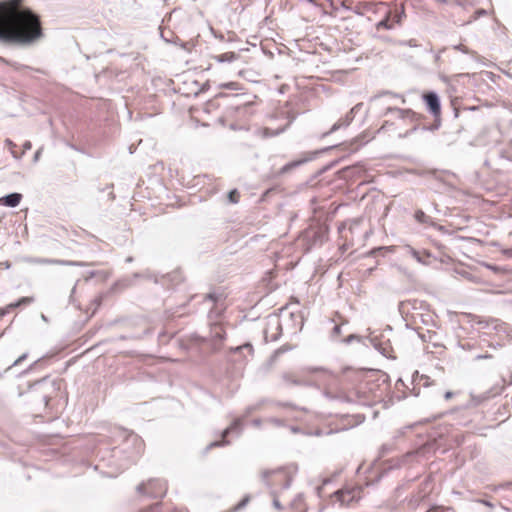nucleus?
Returning <instances> with one entry per match:
<instances>
[{
    "label": "nucleus",
    "mask_w": 512,
    "mask_h": 512,
    "mask_svg": "<svg viewBox=\"0 0 512 512\" xmlns=\"http://www.w3.org/2000/svg\"><path fill=\"white\" fill-rule=\"evenodd\" d=\"M221 88L229 90H240V85L237 82H227L220 85Z\"/></svg>",
    "instance_id": "obj_18"
},
{
    "label": "nucleus",
    "mask_w": 512,
    "mask_h": 512,
    "mask_svg": "<svg viewBox=\"0 0 512 512\" xmlns=\"http://www.w3.org/2000/svg\"><path fill=\"white\" fill-rule=\"evenodd\" d=\"M334 146H331V147H328V148H324V149H321V150H317V151H313V152H306L303 154L302 157H300L299 159H296V160H293L287 164H285L279 171V174H286V173H289L291 172L292 170L300 167L301 165L309 162V161H312L314 160L319 154L325 152V151H328L330 149H332Z\"/></svg>",
    "instance_id": "obj_4"
},
{
    "label": "nucleus",
    "mask_w": 512,
    "mask_h": 512,
    "mask_svg": "<svg viewBox=\"0 0 512 512\" xmlns=\"http://www.w3.org/2000/svg\"><path fill=\"white\" fill-rule=\"evenodd\" d=\"M228 192L235 193V192H238V190L236 188H233V189L229 190Z\"/></svg>",
    "instance_id": "obj_39"
},
{
    "label": "nucleus",
    "mask_w": 512,
    "mask_h": 512,
    "mask_svg": "<svg viewBox=\"0 0 512 512\" xmlns=\"http://www.w3.org/2000/svg\"><path fill=\"white\" fill-rule=\"evenodd\" d=\"M214 337L218 338L220 340L224 339V337H225V330L223 329L222 326H220V325H216L215 326V328H214Z\"/></svg>",
    "instance_id": "obj_17"
},
{
    "label": "nucleus",
    "mask_w": 512,
    "mask_h": 512,
    "mask_svg": "<svg viewBox=\"0 0 512 512\" xmlns=\"http://www.w3.org/2000/svg\"><path fill=\"white\" fill-rule=\"evenodd\" d=\"M62 380H47L34 384L35 390L39 392L45 402V406L51 410H57L67 401V393L63 388Z\"/></svg>",
    "instance_id": "obj_2"
},
{
    "label": "nucleus",
    "mask_w": 512,
    "mask_h": 512,
    "mask_svg": "<svg viewBox=\"0 0 512 512\" xmlns=\"http://www.w3.org/2000/svg\"><path fill=\"white\" fill-rule=\"evenodd\" d=\"M453 48L457 51L464 53V54H474L473 51H471L467 46H465L463 44L455 45V46H453Z\"/></svg>",
    "instance_id": "obj_19"
},
{
    "label": "nucleus",
    "mask_w": 512,
    "mask_h": 512,
    "mask_svg": "<svg viewBox=\"0 0 512 512\" xmlns=\"http://www.w3.org/2000/svg\"><path fill=\"white\" fill-rule=\"evenodd\" d=\"M362 144H358V140H354L348 145V151L349 153H353L359 150L360 146Z\"/></svg>",
    "instance_id": "obj_22"
},
{
    "label": "nucleus",
    "mask_w": 512,
    "mask_h": 512,
    "mask_svg": "<svg viewBox=\"0 0 512 512\" xmlns=\"http://www.w3.org/2000/svg\"><path fill=\"white\" fill-rule=\"evenodd\" d=\"M440 125H441L440 118L437 117V118H435L434 124L429 128V130H432V131L437 130V129H439Z\"/></svg>",
    "instance_id": "obj_29"
},
{
    "label": "nucleus",
    "mask_w": 512,
    "mask_h": 512,
    "mask_svg": "<svg viewBox=\"0 0 512 512\" xmlns=\"http://www.w3.org/2000/svg\"><path fill=\"white\" fill-rule=\"evenodd\" d=\"M25 358V355L19 357L15 362H14V365H17L18 363H20L23 359Z\"/></svg>",
    "instance_id": "obj_35"
},
{
    "label": "nucleus",
    "mask_w": 512,
    "mask_h": 512,
    "mask_svg": "<svg viewBox=\"0 0 512 512\" xmlns=\"http://www.w3.org/2000/svg\"><path fill=\"white\" fill-rule=\"evenodd\" d=\"M415 220L423 225L431 226L433 225V220L430 216H428L425 212L422 210H417L414 213Z\"/></svg>",
    "instance_id": "obj_12"
},
{
    "label": "nucleus",
    "mask_w": 512,
    "mask_h": 512,
    "mask_svg": "<svg viewBox=\"0 0 512 512\" xmlns=\"http://www.w3.org/2000/svg\"><path fill=\"white\" fill-rule=\"evenodd\" d=\"M240 194H228L227 199L229 203H237L239 201Z\"/></svg>",
    "instance_id": "obj_27"
},
{
    "label": "nucleus",
    "mask_w": 512,
    "mask_h": 512,
    "mask_svg": "<svg viewBox=\"0 0 512 512\" xmlns=\"http://www.w3.org/2000/svg\"><path fill=\"white\" fill-rule=\"evenodd\" d=\"M508 255L512 256V250L506 252Z\"/></svg>",
    "instance_id": "obj_43"
},
{
    "label": "nucleus",
    "mask_w": 512,
    "mask_h": 512,
    "mask_svg": "<svg viewBox=\"0 0 512 512\" xmlns=\"http://www.w3.org/2000/svg\"><path fill=\"white\" fill-rule=\"evenodd\" d=\"M22 1H0V42L28 45L42 36L39 16Z\"/></svg>",
    "instance_id": "obj_1"
},
{
    "label": "nucleus",
    "mask_w": 512,
    "mask_h": 512,
    "mask_svg": "<svg viewBox=\"0 0 512 512\" xmlns=\"http://www.w3.org/2000/svg\"><path fill=\"white\" fill-rule=\"evenodd\" d=\"M389 114H393L394 117L399 118V119H404L406 117H410V116L414 115V113L409 109L391 108V107H388L384 113V115H386V116Z\"/></svg>",
    "instance_id": "obj_9"
},
{
    "label": "nucleus",
    "mask_w": 512,
    "mask_h": 512,
    "mask_svg": "<svg viewBox=\"0 0 512 512\" xmlns=\"http://www.w3.org/2000/svg\"><path fill=\"white\" fill-rule=\"evenodd\" d=\"M427 512H453V510L443 507H432Z\"/></svg>",
    "instance_id": "obj_28"
},
{
    "label": "nucleus",
    "mask_w": 512,
    "mask_h": 512,
    "mask_svg": "<svg viewBox=\"0 0 512 512\" xmlns=\"http://www.w3.org/2000/svg\"><path fill=\"white\" fill-rule=\"evenodd\" d=\"M294 503L297 505L299 512L306 511L305 503L301 497L296 498Z\"/></svg>",
    "instance_id": "obj_23"
},
{
    "label": "nucleus",
    "mask_w": 512,
    "mask_h": 512,
    "mask_svg": "<svg viewBox=\"0 0 512 512\" xmlns=\"http://www.w3.org/2000/svg\"><path fill=\"white\" fill-rule=\"evenodd\" d=\"M144 512H162V507L160 505H155Z\"/></svg>",
    "instance_id": "obj_30"
},
{
    "label": "nucleus",
    "mask_w": 512,
    "mask_h": 512,
    "mask_svg": "<svg viewBox=\"0 0 512 512\" xmlns=\"http://www.w3.org/2000/svg\"><path fill=\"white\" fill-rule=\"evenodd\" d=\"M423 100L428 111L435 117H440L441 103L438 94L434 91L427 92L423 95Z\"/></svg>",
    "instance_id": "obj_7"
},
{
    "label": "nucleus",
    "mask_w": 512,
    "mask_h": 512,
    "mask_svg": "<svg viewBox=\"0 0 512 512\" xmlns=\"http://www.w3.org/2000/svg\"><path fill=\"white\" fill-rule=\"evenodd\" d=\"M5 143H6V145L9 147V149L11 150V153L13 154V156H14L15 158H17V159H18V158H20V157H21V155H17V154L14 152V150H13V149H14V147H16V145H15V144L10 140V139H6Z\"/></svg>",
    "instance_id": "obj_25"
},
{
    "label": "nucleus",
    "mask_w": 512,
    "mask_h": 512,
    "mask_svg": "<svg viewBox=\"0 0 512 512\" xmlns=\"http://www.w3.org/2000/svg\"><path fill=\"white\" fill-rule=\"evenodd\" d=\"M437 2H440V3H443L445 4L447 2V0H436Z\"/></svg>",
    "instance_id": "obj_40"
},
{
    "label": "nucleus",
    "mask_w": 512,
    "mask_h": 512,
    "mask_svg": "<svg viewBox=\"0 0 512 512\" xmlns=\"http://www.w3.org/2000/svg\"><path fill=\"white\" fill-rule=\"evenodd\" d=\"M229 432H230V428L225 429L223 431V433H222V440L211 443L210 447H217V446H221V445L227 444L228 442L225 441V438L229 434Z\"/></svg>",
    "instance_id": "obj_16"
},
{
    "label": "nucleus",
    "mask_w": 512,
    "mask_h": 512,
    "mask_svg": "<svg viewBox=\"0 0 512 512\" xmlns=\"http://www.w3.org/2000/svg\"><path fill=\"white\" fill-rule=\"evenodd\" d=\"M400 44L409 46V47H418V43L415 39L404 40V41H401Z\"/></svg>",
    "instance_id": "obj_26"
},
{
    "label": "nucleus",
    "mask_w": 512,
    "mask_h": 512,
    "mask_svg": "<svg viewBox=\"0 0 512 512\" xmlns=\"http://www.w3.org/2000/svg\"><path fill=\"white\" fill-rule=\"evenodd\" d=\"M377 29L380 30V29H386V30H391L394 28V25L393 23H391V13H387L385 15V17L379 21L376 25Z\"/></svg>",
    "instance_id": "obj_14"
},
{
    "label": "nucleus",
    "mask_w": 512,
    "mask_h": 512,
    "mask_svg": "<svg viewBox=\"0 0 512 512\" xmlns=\"http://www.w3.org/2000/svg\"><path fill=\"white\" fill-rule=\"evenodd\" d=\"M161 37H162L166 42H170V39L165 38V35H164V33H163V32L161 33Z\"/></svg>",
    "instance_id": "obj_37"
},
{
    "label": "nucleus",
    "mask_w": 512,
    "mask_h": 512,
    "mask_svg": "<svg viewBox=\"0 0 512 512\" xmlns=\"http://www.w3.org/2000/svg\"><path fill=\"white\" fill-rule=\"evenodd\" d=\"M388 13H391V23H393V25H400L403 19L406 17L403 5H401L400 7L396 6L393 11L390 10Z\"/></svg>",
    "instance_id": "obj_8"
},
{
    "label": "nucleus",
    "mask_w": 512,
    "mask_h": 512,
    "mask_svg": "<svg viewBox=\"0 0 512 512\" xmlns=\"http://www.w3.org/2000/svg\"><path fill=\"white\" fill-rule=\"evenodd\" d=\"M452 396H453V393L450 392V391L446 392L445 395H444L445 399H447V400L452 398Z\"/></svg>",
    "instance_id": "obj_34"
},
{
    "label": "nucleus",
    "mask_w": 512,
    "mask_h": 512,
    "mask_svg": "<svg viewBox=\"0 0 512 512\" xmlns=\"http://www.w3.org/2000/svg\"><path fill=\"white\" fill-rule=\"evenodd\" d=\"M21 199V194H8L5 197L0 198V204L15 207L19 204Z\"/></svg>",
    "instance_id": "obj_10"
},
{
    "label": "nucleus",
    "mask_w": 512,
    "mask_h": 512,
    "mask_svg": "<svg viewBox=\"0 0 512 512\" xmlns=\"http://www.w3.org/2000/svg\"><path fill=\"white\" fill-rule=\"evenodd\" d=\"M362 105V103H358L354 107H352L350 111L345 115V117L339 119L336 123H334L331 129L323 133L321 137H326L327 135L339 130L340 128L349 126L350 123L353 121L355 114L360 110Z\"/></svg>",
    "instance_id": "obj_6"
},
{
    "label": "nucleus",
    "mask_w": 512,
    "mask_h": 512,
    "mask_svg": "<svg viewBox=\"0 0 512 512\" xmlns=\"http://www.w3.org/2000/svg\"><path fill=\"white\" fill-rule=\"evenodd\" d=\"M31 147H32L31 142H30V141H25V142L23 143V150H24V151H23V153H24L25 151H27V150H30V149H31Z\"/></svg>",
    "instance_id": "obj_32"
},
{
    "label": "nucleus",
    "mask_w": 512,
    "mask_h": 512,
    "mask_svg": "<svg viewBox=\"0 0 512 512\" xmlns=\"http://www.w3.org/2000/svg\"><path fill=\"white\" fill-rule=\"evenodd\" d=\"M362 489L359 486H345L335 492L334 496L341 505H351L361 498Z\"/></svg>",
    "instance_id": "obj_3"
},
{
    "label": "nucleus",
    "mask_w": 512,
    "mask_h": 512,
    "mask_svg": "<svg viewBox=\"0 0 512 512\" xmlns=\"http://www.w3.org/2000/svg\"><path fill=\"white\" fill-rule=\"evenodd\" d=\"M323 233L326 234L327 233V228H323Z\"/></svg>",
    "instance_id": "obj_44"
},
{
    "label": "nucleus",
    "mask_w": 512,
    "mask_h": 512,
    "mask_svg": "<svg viewBox=\"0 0 512 512\" xmlns=\"http://www.w3.org/2000/svg\"><path fill=\"white\" fill-rule=\"evenodd\" d=\"M264 192L270 193V192H272V189H270V188L266 189Z\"/></svg>",
    "instance_id": "obj_41"
},
{
    "label": "nucleus",
    "mask_w": 512,
    "mask_h": 512,
    "mask_svg": "<svg viewBox=\"0 0 512 512\" xmlns=\"http://www.w3.org/2000/svg\"><path fill=\"white\" fill-rule=\"evenodd\" d=\"M384 95H389V96H392V97H396V95L392 94L391 92H385Z\"/></svg>",
    "instance_id": "obj_38"
},
{
    "label": "nucleus",
    "mask_w": 512,
    "mask_h": 512,
    "mask_svg": "<svg viewBox=\"0 0 512 512\" xmlns=\"http://www.w3.org/2000/svg\"><path fill=\"white\" fill-rule=\"evenodd\" d=\"M239 58V54L235 52H226L219 55H215L214 59L219 63H230Z\"/></svg>",
    "instance_id": "obj_11"
},
{
    "label": "nucleus",
    "mask_w": 512,
    "mask_h": 512,
    "mask_svg": "<svg viewBox=\"0 0 512 512\" xmlns=\"http://www.w3.org/2000/svg\"><path fill=\"white\" fill-rule=\"evenodd\" d=\"M148 485L157 486L159 488V495H163L166 491L165 486L162 483H160L159 481H149Z\"/></svg>",
    "instance_id": "obj_21"
},
{
    "label": "nucleus",
    "mask_w": 512,
    "mask_h": 512,
    "mask_svg": "<svg viewBox=\"0 0 512 512\" xmlns=\"http://www.w3.org/2000/svg\"><path fill=\"white\" fill-rule=\"evenodd\" d=\"M443 51H445V48H444V49H442L441 51H439L438 53H436V54H435V57H434V58H435V61H436V62L440 61V59H441V53H442Z\"/></svg>",
    "instance_id": "obj_33"
},
{
    "label": "nucleus",
    "mask_w": 512,
    "mask_h": 512,
    "mask_svg": "<svg viewBox=\"0 0 512 512\" xmlns=\"http://www.w3.org/2000/svg\"><path fill=\"white\" fill-rule=\"evenodd\" d=\"M261 477L269 485L285 484L288 480V474L283 468L263 470Z\"/></svg>",
    "instance_id": "obj_5"
},
{
    "label": "nucleus",
    "mask_w": 512,
    "mask_h": 512,
    "mask_svg": "<svg viewBox=\"0 0 512 512\" xmlns=\"http://www.w3.org/2000/svg\"><path fill=\"white\" fill-rule=\"evenodd\" d=\"M367 192H379L375 187L369 188Z\"/></svg>",
    "instance_id": "obj_36"
},
{
    "label": "nucleus",
    "mask_w": 512,
    "mask_h": 512,
    "mask_svg": "<svg viewBox=\"0 0 512 512\" xmlns=\"http://www.w3.org/2000/svg\"><path fill=\"white\" fill-rule=\"evenodd\" d=\"M377 98H379L378 95L374 96L371 100H376Z\"/></svg>",
    "instance_id": "obj_42"
},
{
    "label": "nucleus",
    "mask_w": 512,
    "mask_h": 512,
    "mask_svg": "<svg viewBox=\"0 0 512 512\" xmlns=\"http://www.w3.org/2000/svg\"><path fill=\"white\" fill-rule=\"evenodd\" d=\"M0 62L5 63L7 65H11L13 68H15L17 70L25 67L24 65H20L17 62H11V61H9V60L1 57V56H0Z\"/></svg>",
    "instance_id": "obj_20"
},
{
    "label": "nucleus",
    "mask_w": 512,
    "mask_h": 512,
    "mask_svg": "<svg viewBox=\"0 0 512 512\" xmlns=\"http://www.w3.org/2000/svg\"><path fill=\"white\" fill-rule=\"evenodd\" d=\"M41 153H42V148H39V149L35 152V154H34V157H33V161H34V162H37V161L39 160Z\"/></svg>",
    "instance_id": "obj_31"
},
{
    "label": "nucleus",
    "mask_w": 512,
    "mask_h": 512,
    "mask_svg": "<svg viewBox=\"0 0 512 512\" xmlns=\"http://www.w3.org/2000/svg\"><path fill=\"white\" fill-rule=\"evenodd\" d=\"M33 301H34L33 297H22L16 303L10 304V307L16 308L21 305H28V304H31Z\"/></svg>",
    "instance_id": "obj_15"
},
{
    "label": "nucleus",
    "mask_w": 512,
    "mask_h": 512,
    "mask_svg": "<svg viewBox=\"0 0 512 512\" xmlns=\"http://www.w3.org/2000/svg\"><path fill=\"white\" fill-rule=\"evenodd\" d=\"M471 322L479 325L481 328H485L494 324L495 320L493 318H483L477 315H472Z\"/></svg>",
    "instance_id": "obj_13"
},
{
    "label": "nucleus",
    "mask_w": 512,
    "mask_h": 512,
    "mask_svg": "<svg viewBox=\"0 0 512 512\" xmlns=\"http://www.w3.org/2000/svg\"><path fill=\"white\" fill-rule=\"evenodd\" d=\"M285 130V128H281L280 130L273 131L270 128H265V136H276L280 133H282Z\"/></svg>",
    "instance_id": "obj_24"
}]
</instances>
